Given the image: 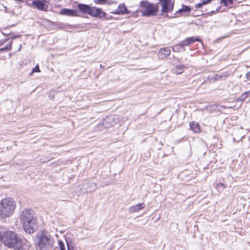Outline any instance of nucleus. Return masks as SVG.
<instances>
[{
  "label": "nucleus",
  "instance_id": "obj_4",
  "mask_svg": "<svg viewBox=\"0 0 250 250\" xmlns=\"http://www.w3.org/2000/svg\"><path fill=\"white\" fill-rule=\"evenodd\" d=\"M77 8L80 11L84 14H87L93 17H98L100 18H104L106 14L101 8L96 7H91L84 4H79Z\"/></svg>",
  "mask_w": 250,
  "mask_h": 250
},
{
  "label": "nucleus",
  "instance_id": "obj_25",
  "mask_svg": "<svg viewBox=\"0 0 250 250\" xmlns=\"http://www.w3.org/2000/svg\"><path fill=\"white\" fill-rule=\"evenodd\" d=\"M217 188H219L220 187H222L223 188H225V185L223 183H219L217 185Z\"/></svg>",
  "mask_w": 250,
  "mask_h": 250
},
{
  "label": "nucleus",
  "instance_id": "obj_10",
  "mask_svg": "<svg viewBox=\"0 0 250 250\" xmlns=\"http://www.w3.org/2000/svg\"><path fill=\"white\" fill-rule=\"evenodd\" d=\"M60 14L69 16H77V12L76 10L63 8L60 11Z\"/></svg>",
  "mask_w": 250,
  "mask_h": 250
},
{
  "label": "nucleus",
  "instance_id": "obj_18",
  "mask_svg": "<svg viewBox=\"0 0 250 250\" xmlns=\"http://www.w3.org/2000/svg\"><path fill=\"white\" fill-rule=\"evenodd\" d=\"M211 1V0H203L201 2L196 4L194 7L195 9L201 8L202 7L203 5L209 3Z\"/></svg>",
  "mask_w": 250,
  "mask_h": 250
},
{
  "label": "nucleus",
  "instance_id": "obj_2",
  "mask_svg": "<svg viewBox=\"0 0 250 250\" xmlns=\"http://www.w3.org/2000/svg\"><path fill=\"white\" fill-rule=\"evenodd\" d=\"M1 241L5 246L15 250H20L22 247L21 238L12 231H7L2 235Z\"/></svg>",
  "mask_w": 250,
  "mask_h": 250
},
{
  "label": "nucleus",
  "instance_id": "obj_17",
  "mask_svg": "<svg viewBox=\"0 0 250 250\" xmlns=\"http://www.w3.org/2000/svg\"><path fill=\"white\" fill-rule=\"evenodd\" d=\"M172 50L175 52H180L185 50L183 45H182V42L178 44H176L172 47Z\"/></svg>",
  "mask_w": 250,
  "mask_h": 250
},
{
  "label": "nucleus",
  "instance_id": "obj_27",
  "mask_svg": "<svg viewBox=\"0 0 250 250\" xmlns=\"http://www.w3.org/2000/svg\"><path fill=\"white\" fill-rule=\"evenodd\" d=\"M66 243H67V245L68 250H70V246H69V245H68V244L67 241H66Z\"/></svg>",
  "mask_w": 250,
  "mask_h": 250
},
{
  "label": "nucleus",
  "instance_id": "obj_21",
  "mask_svg": "<svg viewBox=\"0 0 250 250\" xmlns=\"http://www.w3.org/2000/svg\"><path fill=\"white\" fill-rule=\"evenodd\" d=\"M12 42L11 41L10 42L7 44L4 47L0 48V52L3 51H9L11 49L12 47Z\"/></svg>",
  "mask_w": 250,
  "mask_h": 250
},
{
  "label": "nucleus",
  "instance_id": "obj_20",
  "mask_svg": "<svg viewBox=\"0 0 250 250\" xmlns=\"http://www.w3.org/2000/svg\"><path fill=\"white\" fill-rule=\"evenodd\" d=\"M234 0H221V3L224 6H231Z\"/></svg>",
  "mask_w": 250,
  "mask_h": 250
},
{
  "label": "nucleus",
  "instance_id": "obj_24",
  "mask_svg": "<svg viewBox=\"0 0 250 250\" xmlns=\"http://www.w3.org/2000/svg\"><path fill=\"white\" fill-rule=\"evenodd\" d=\"M110 119H111L109 117H107L106 119H105L104 121V125H105L106 127H109V125H107L105 124V123L107 122V121H109V120H110Z\"/></svg>",
  "mask_w": 250,
  "mask_h": 250
},
{
  "label": "nucleus",
  "instance_id": "obj_1",
  "mask_svg": "<svg viewBox=\"0 0 250 250\" xmlns=\"http://www.w3.org/2000/svg\"><path fill=\"white\" fill-rule=\"evenodd\" d=\"M20 218L26 232L31 233L36 230V219L33 217L32 210L24 209L21 215Z\"/></svg>",
  "mask_w": 250,
  "mask_h": 250
},
{
  "label": "nucleus",
  "instance_id": "obj_8",
  "mask_svg": "<svg viewBox=\"0 0 250 250\" xmlns=\"http://www.w3.org/2000/svg\"><path fill=\"white\" fill-rule=\"evenodd\" d=\"M43 1L44 0H34L29 5L38 9L39 10L46 11L48 6L45 4Z\"/></svg>",
  "mask_w": 250,
  "mask_h": 250
},
{
  "label": "nucleus",
  "instance_id": "obj_14",
  "mask_svg": "<svg viewBox=\"0 0 250 250\" xmlns=\"http://www.w3.org/2000/svg\"><path fill=\"white\" fill-rule=\"evenodd\" d=\"M190 128L195 133H199L200 131V128L198 123L192 121L189 124Z\"/></svg>",
  "mask_w": 250,
  "mask_h": 250
},
{
  "label": "nucleus",
  "instance_id": "obj_19",
  "mask_svg": "<svg viewBox=\"0 0 250 250\" xmlns=\"http://www.w3.org/2000/svg\"><path fill=\"white\" fill-rule=\"evenodd\" d=\"M250 96V90L244 92L239 98L238 100L244 101L248 97Z\"/></svg>",
  "mask_w": 250,
  "mask_h": 250
},
{
  "label": "nucleus",
  "instance_id": "obj_29",
  "mask_svg": "<svg viewBox=\"0 0 250 250\" xmlns=\"http://www.w3.org/2000/svg\"><path fill=\"white\" fill-rule=\"evenodd\" d=\"M94 187H96V186L95 184H94Z\"/></svg>",
  "mask_w": 250,
  "mask_h": 250
},
{
  "label": "nucleus",
  "instance_id": "obj_15",
  "mask_svg": "<svg viewBox=\"0 0 250 250\" xmlns=\"http://www.w3.org/2000/svg\"><path fill=\"white\" fill-rule=\"evenodd\" d=\"M118 14H125L127 13V9L124 4H120L115 13Z\"/></svg>",
  "mask_w": 250,
  "mask_h": 250
},
{
  "label": "nucleus",
  "instance_id": "obj_26",
  "mask_svg": "<svg viewBox=\"0 0 250 250\" xmlns=\"http://www.w3.org/2000/svg\"><path fill=\"white\" fill-rule=\"evenodd\" d=\"M246 77L248 80H250V71L246 74Z\"/></svg>",
  "mask_w": 250,
  "mask_h": 250
},
{
  "label": "nucleus",
  "instance_id": "obj_6",
  "mask_svg": "<svg viewBox=\"0 0 250 250\" xmlns=\"http://www.w3.org/2000/svg\"><path fill=\"white\" fill-rule=\"evenodd\" d=\"M53 245V240L51 235L47 232H43L38 243V247L40 250H48Z\"/></svg>",
  "mask_w": 250,
  "mask_h": 250
},
{
  "label": "nucleus",
  "instance_id": "obj_11",
  "mask_svg": "<svg viewBox=\"0 0 250 250\" xmlns=\"http://www.w3.org/2000/svg\"><path fill=\"white\" fill-rule=\"evenodd\" d=\"M145 204L143 203L138 204L129 208V211L131 213L138 212L145 207Z\"/></svg>",
  "mask_w": 250,
  "mask_h": 250
},
{
  "label": "nucleus",
  "instance_id": "obj_28",
  "mask_svg": "<svg viewBox=\"0 0 250 250\" xmlns=\"http://www.w3.org/2000/svg\"><path fill=\"white\" fill-rule=\"evenodd\" d=\"M100 67H101V68H104V66H103L102 64H100Z\"/></svg>",
  "mask_w": 250,
  "mask_h": 250
},
{
  "label": "nucleus",
  "instance_id": "obj_9",
  "mask_svg": "<svg viewBox=\"0 0 250 250\" xmlns=\"http://www.w3.org/2000/svg\"><path fill=\"white\" fill-rule=\"evenodd\" d=\"M170 50L168 47H163L158 51V56L161 59H165L170 54Z\"/></svg>",
  "mask_w": 250,
  "mask_h": 250
},
{
  "label": "nucleus",
  "instance_id": "obj_12",
  "mask_svg": "<svg viewBox=\"0 0 250 250\" xmlns=\"http://www.w3.org/2000/svg\"><path fill=\"white\" fill-rule=\"evenodd\" d=\"M196 41H199V40L198 38H196L195 37H191L188 38H187L182 41V45H183L184 47L186 46H188L190 44L193 43Z\"/></svg>",
  "mask_w": 250,
  "mask_h": 250
},
{
  "label": "nucleus",
  "instance_id": "obj_23",
  "mask_svg": "<svg viewBox=\"0 0 250 250\" xmlns=\"http://www.w3.org/2000/svg\"><path fill=\"white\" fill-rule=\"evenodd\" d=\"M59 245L60 248V250H65L64 245L62 241H59Z\"/></svg>",
  "mask_w": 250,
  "mask_h": 250
},
{
  "label": "nucleus",
  "instance_id": "obj_5",
  "mask_svg": "<svg viewBox=\"0 0 250 250\" xmlns=\"http://www.w3.org/2000/svg\"><path fill=\"white\" fill-rule=\"evenodd\" d=\"M140 8L143 15L151 16L156 14L159 10V5L143 1L141 2Z\"/></svg>",
  "mask_w": 250,
  "mask_h": 250
},
{
  "label": "nucleus",
  "instance_id": "obj_3",
  "mask_svg": "<svg viewBox=\"0 0 250 250\" xmlns=\"http://www.w3.org/2000/svg\"><path fill=\"white\" fill-rule=\"evenodd\" d=\"M16 207L14 200L5 198L0 201V218H6L13 215Z\"/></svg>",
  "mask_w": 250,
  "mask_h": 250
},
{
  "label": "nucleus",
  "instance_id": "obj_13",
  "mask_svg": "<svg viewBox=\"0 0 250 250\" xmlns=\"http://www.w3.org/2000/svg\"><path fill=\"white\" fill-rule=\"evenodd\" d=\"M185 68H186V67L184 65H178L173 68L172 72L174 74L179 75L184 72Z\"/></svg>",
  "mask_w": 250,
  "mask_h": 250
},
{
  "label": "nucleus",
  "instance_id": "obj_22",
  "mask_svg": "<svg viewBox=\"0 0 250 250\" xmlns=\"http://www.w3.org/2000/svg\"><path fill=\"white\" fill-rule=\"evenodd\" d=\"M40 72V70L39 68V65L37 64L35 67L33 69L32 71L31 72L30 75H32L34 72Z\"/></svg>",
  "mask_w": 250,
  "mask_h": 250
},
{
  "label": "nucleus",
  "instance_id": "obj_16",
  "mask_svg": "<svg viewBox=\"0 0 250 250\" xmlns=\"http://www.w3.org/2000/svg\"><path fill=\"white\" fill-rule=\"evenodd\" d=\"M190 10H191V9L189 7H188L187 6L183 5V7L182 8L179 9L178 11H177L175 14L182 15L183 13H188L190 11Z\"/></svg>",
  "mask_w": 250,
  "mask_h": 250
},
{
  "label": "nucleus",
  "instance_id": "obj_7",
  "mask_svg": "<svg viewBox=\"0 0 250 250\" xmlns=\"http://www.w3.org/2000/svg\"><path fill=\"white\" fill-rule=\"evenodd\" d=\"M158 4L161 7V12L168 13L173 9L174 1L172 0H159Z\"/></svg>",
  "mask_w": 250,
  "mask_h": 250
}]
</instances>
